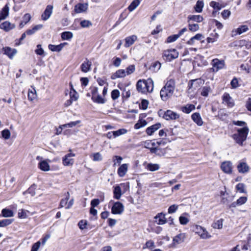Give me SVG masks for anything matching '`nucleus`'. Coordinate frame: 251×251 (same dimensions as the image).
<instances>
[{"instance_id":"63","label":"nucleus","mask_w":251,"mask_h":251,"mask_svg":"<svg viewBox=\"0 0 251 251\" xmlns=\"http://www.w3.org/2000/svg\"><path fill=\"white\" fill-rule=\"evenodd\" d=\"M240 68L241 70L244 71L247 74H249L251 72L250 66L247 64H242L240 66Z\"/></svg>"},{"instance_id":"52","label":"nucleus","mask_w":251,"mask_h":251,"mask_svg":"<svg viewBox=\"0 0 251 251\" xmlns=\"http://www.w3.org/2000/svg\"><path fill=\"white\" fill-rule=\"evenodd\" d=\"M67 196L65 199H63L61 200L60 203V207H63L65 206H67L68 201L70 198V194L69 192L67 193Z\"/></svg>"},{"instance_id":"64","label":"nucleus","mask_w":251,"mask_h":251,"mask_svg":"<svg viewBox=\"0 0 251 251\" xmlns=\"http://www.w3.org/2000/svg\"><path fill=\"white\" fill-rule=\"evenodd\" d=\"M179 35L178 34H175L172 36H170L167 38V42L171 43L176 41L178 38Z\"/></svg>"},{"instance_id":"46","label":"nucleus","mask_w":251,"mask_h":251,"mask_svg":"<svg viewBox=\"0 0 251 251\" xmlns=\"http://www.w3.org/2000/svg\"><path fill=\"white\" fill-rule=\"evenodd\" d=\"M210 6L212 7H213L214 9H216L217 10H220L222 8L224 7L225 5H222V4H220L219 2L212 1L210 3Z\"/></svg>"},{"instance_id":"62","label":"nucleus","mask_w":251,"mask_h":251,"mask_svg":"<svg viewBox=\"0 0 251 251\" xmlns=\"http://www.w3.org/2000/svg\"><path fill=\"white\" fill-rule=\"evenodd\" d=\"M178 205L176 204H173L171 205L168 210V213L172 214L175 213L178 209Z\"/></svg>"},{"instance_id":"8","label":"nucleus","mask_w":251,"mask_h":251,"mask_svg":"<svg viewBox=\"0 0 251 251\" xmlns=\"http://www.w3.org/2000/svg\"><path fill=\"white\" fill-rule=\"evenodd\" d=\"M212 68L211 70L213 72H217L222 69L225 66V61L223 60H219L218 58L213 59L211 63Z\"/></svg>"},{"instance_id":"61","label":"nucleus","mask_w":251,"mask_h":251,"mask_svg":"<svg viewBox=\"0 0 251 251\" xmlns=\"http://www.w3.org/2000/svg\"><path fill=\"white\" fill-rule=\"evenodd\" d=\"M248 200L247 197H241L236 201L238 205H241L245 204Z\"/></svg>"},{"instance_id":"18","label":"nucleus","mask_w":251,"mask_h":251,"mask_svg":"<svg viewBox=\"0 0 251 251\" xmlns=\"http://www.w3.org/2000/svg\"><path fill=\"white\" fill-rule=\"evenodd\" d=\"M4 54L6 55L10 59H12L17 53V50L15 49H12L9 47H6L2 49Z\"/></svg>"},{"instance_id":"51","label":"nucleus","mask_w":251,"mask_h":251,"mask_svg":"<svg viewBox=\"0 0 251 251\" xmlns=\"http://www.w3.org/2000/svg\"><path fill=\"white\" fill-rule=\"evenodd\" d=\"M91 156L94 161H100L102 160V156L100 152L94 153Z\"/></svg>"},{"instance_id":"42","label":"nucleus","mask_w":251,"mask_h":251,"mask_svg":"<svg viewBox=\"0 0 251 251\" xmlns=\"http://www.w3.org/2000/svg\"><path fill=\"white\" fill-rule=\"evenodd\" d=\"M73 33L70 31H65L61 33V38L63 40H69L73 38Z\"/></svg>"},{"instance_id":"56","label":"nucleus","mask_w":251,"mask_h":251,"mask_svg":"<svg viewBox=\"0 0 251 251\" xmlns=\"http://www.w3.org/2000/svg\"><path fill=\"white\" fill-rule=\"evenodd\" d=\"M2 137L5 140H7L10 137V132L8 129H4L1 132Z\"/></svg>"},{"instance_id":"48","label":"nucleus","mask_w":251,"mask_h":251,"mask_svg":"<svg viewBox=\"0 0 251 251\" xmlns=\"http://www.w3.org/2000/svg\"><path fill=\"white\" fill-rule=\"evenodd\" d=\"M127 132V130L125 128H121L116 131H113L114 138H116L120 135L125 134Z\"/></svg>"},{"instance_id":"23","label":"nucleus","mask_w":251,"mask_h":251,"mask_svg":"<svg viewBox=\"0 0 251 251\" xmlns=\"http://www.w3.org/2000/svg\"><path fill=\"white\" fill-rule=\"evenodd\" d=\"M70 86H71V90L70 92V99L69 104H72L73 101L77 100L78 98V94L74 89L72 84H70Z\"/></svg>"},{"instance_id":"44","label":"nucleus","mask_w":251,"mask_h":251,"mask_svg":"<svg viewBox=\"0 0 251 251\" xmlns=\"http://www.w3.org/2000/svg\"><path fill=\"white\" fill-rule=\"evenodd\" d=\"M204 3L202 1L198 0L195 6V10L198 13H201L202 11Z\"/></svg>"},{"instance_id":"54","label":"nucleus","mask_w":251,"mask_h":251,"mask_svg":"<svg viewBox=\"0 0 251 251\" xmlns=\"http://www.w3.org/2000/svg\"><path fill=\"white\" fill-rule=\"evenodd\" d=\"M13 222L12 219H3L0 220V227H4L11 224Z\"/></svg>"},{"instance_id":"45","label":"nucleus","mask_w":251,"mask_h":251,"mask_svg":"<svg viewBox=\"0 0 251 251\" xmlns=\"http://www.w3.org/2000/svg\"><path fill=\"white\" fill-rule=\"evenodd\" d=\"M1 214L4 217H11L14 216L13 212L7 208L3 209L1 211Z\"/></svg>"},{"instance_id":"21","label":"nucleus","mask_w":251,"mask_h":251,"mask_svg":"<svg viewBox=\"0 0 251 251\" xmlns=\"http://www.w3.org/2000/svg\"><path fill=\"white\" fill-rule=\"evenodd\" d=\"M137 40V36L135 35L128 36L125 38V47L128 48L133 45Z\"/></svg>"},{"instance_id":"60","label":"nucleus","mask_w":251,"mask_h":251,"mask_svg":"<svg viewBox=\"0 0 251 251\" xmlns=\"http://www.w3.org/2000/svg\"><path fill=\"white\" fill-rule=\"evenodd\" d=\"M189 29L193 32H195L199 30V26L197 24H189L188 25Z\"/></svg>"},{"instance_id":"41","label":"nucleus","mask_w":251,"mask_h":251,"mask_svg":"<svg viewBox=\"0 0 251 251\" xmlns=\"http://www.w3.org/2000/svg\"><path fill=\"white\" fill-rule=\"evenodd\" d=\"M189 21H193L200 23L202 21L203 17L201 15H190L188 17Z\"/></svg>"},{"instance_id":"34","label":"nucleus","mask_w":251,"mask_h":251,"mask_svg":"<svg viewBox=\"0 0 251 251\" xmlns=\"http://www.w3.org/2000/svg\"><path fill=\"white\" fill-rule=\"evenodd\" d=\"M249 29L248 27L246 25H243L239 26L238 28L236 29L235 30H233L232 32H236L235 34L240 35Z\"/></svg>"},{"instance_id":"43","label":"nucleus","mask_w":251,"mask_h":251,"mask_svg":"<svg viewBox=\"0 0 251 251\" xmlns=\"http://www.w3.org/2000/svg\"><path fill=\"white\" fill-rule=\"evenodd\" d=\"M147 125V122L146 120L139 119L138 122L134 125V128L136 129H139L142 127L145 126Z\"/></svg>"},{"instance_id":"50","label":"nucleus","mask_w":251,"mask_h":251,"mask_svg":"<svg viewBox=\"0 0 251 251\" xmlns=\"http://www.w3.org/2000/svg\"><path fill=\"white\" fill-rule=\"evenodd\" d=\"M161 63L158 61L154 62L150 67V69L152 70L154 72L158 71L161 68Z\"/></svg>"},{"instance_id":"27","label":"nucleus","mask_w":251,"mask_h":251,"mask_svg":"<svg viewBox=\"0 0 251 251\" xmlns=\"http://www.w3.org/2000/svg\"><path fill=\"white\" fill-rule=\"evenodd\" d=\"M67 44V43H63L58 45H49V48L53 51H60Z\"/></svg>"},{"instance_id":"55","label":"nucleus","mask_w":251,"mask_h":251,"mask_svg":"<svg viewBox=\"0 0 251 251\" xmlns=\"http://www.w3.org/2000/svg\"><path fill=\"white\" fill-rule=\"evenodd\" d=\"M120 94V91L117 89H115L111 92V98L113 100H116L119 97Z\"/></svg>"},{"instance_id":"9","label":"nucleus","mask_w":251,"mask_h":251,"mask_svg":"<svg viewBox=\"0 0 251 251\" xmlns=\"http://www.w3.org/2000/svg\"><path fill=\"white\" fill-rule=\"evenodd\" d=\"M186 234L180 233L175 236L173 239L171 246L173 248H176L180 244L183 243L186 239Z\"/></svg>"},{"instance_id":"12","label":"nucleus","mask_w":251,"mask_h":251,"mask_svg":"<svg viewBox=\"0 0 251 251\" xmlns=\"http://www.w3.org/2000/svg\"><path fill=\"white\" fill-rule=\"evenodd\" d=\"M203 38L204 37L201 34L198 33L188 40L187 44L191 46H195L198 44L199 41L203 43L204 42V40H202Z\"/></svg>"},{"instance_id":"31","label":"nucleus","mask_w":251,"mask_h":251,"mask_svg":"<svg viewBox=\"0 0 251 251\" xmlns=\"http://www.w3.org/2000/svg\"><path fill=\"white\" fill-rule=\"evenodd\" d=\"M80 123L81 121L80 120H77L74 122H71L70 123H69L68 124L60 125L59 126V128H60L61 129H63L65 128H72L74 126H76Z\"/></svg>"},{"instance_id":"53","label":"nucleus","mask_w":251,"mask_h":251,"mask_svg":"<svg viewBox=\"0 0 251 251\" xmlns=\"http://www.w3.org/2000/svg\"><path fill=\"white\" fill-rule=\"evenodd\" d=\"M245 187V184L242 183H239L236 186V190L241 193H246Z\"/></svg>"},{"instance_id":"36","label":"nucleus","mask_w":251,"mask_h":251,"mask_svg":"<svg viewBox=\"0 0 251 251\" xmlns=\"http://www.w3.org/2000/svg\"><path fill=\"white\" fill-rule=\"evenodd\" d=\"M114 197L117 199L119 200L122 195V191L119 186H116L114 187Z\"/></svg>"},{"instance_id":"26","label":"nucleus","mask_w":251,"mask_h":251,"mask_svg":"<svg viewBox=\"0 0 251 251\" xmlns=\"http://www.w3.org/2000/svg\"><path fill=\"white\" fill-rule=\"evenodd\" d=\"M39 168L43 171L47 172L50 170V166L47 160H42L38 164Z\"/></svg>"},{"instance_id":"10","label":"nucleus","mask_w":251,"mask_h":251,"mask_svg":"<svg viewBox=\"0 0 251 251\" xmlns=\"http://www.w3.org/2000/svg\"><path fill=\"white\" fill-rule=\"evenodd\" d=\"M221 169L225 174L231 175L233 172V164L230 161L223 162L220 166Z\"/></svg>"},{"instance_id":"13","label":"nucleus","mask_w":251,"mask_h":251,"mask_svg":"<svg viewBox=\"0 0 251 251\" xmlns=\"http://www.w3.org/2000/svg\"><path fill=\"white\" fill-rule=\"evenodd\" d=\"M124 210V206L120 202H116L111 208V212L114 214H121Z\"/></svg>"},{"instance_id":"19","label":"nucleus","mask_w":251,"mask_h":251,"mask_svg":"<svg viewBox=\"0 0 251 251\" xmlns=\"http://www.w3.org/2000/svg\"><path fill=\"white\" fill-rule=\"evenodd\" d=\"M87 3H78L75 6L74 11L76 13H80L85 12L88 9Z\"/></svg>"},{"instance_id":"5","label":"nucleus","mask_w":251,"mask_h":251,"mask_svg":"<svg viewBox=\"0 0 251 251\" xmlns=\"http://www.w3.org/2000/svg\"><path fill=\"white\" fill-rule=\"evenodd\" d=\"M92 100L97 103L103 104L106 100L103 96H101L99 95L98 92V89L97 87H94L92 90Z\"/></svg>"},{"instance_id":"11","label":"nucleus","mask_w":251,"mask_h":251,"mask_svg":"<svg viewBox=\"0 0 251 251\" xmlns=\"http://www.w3.org/2000/svg\"><path fill=\"white\" fill-rule=\"evenodd\" d=\"M201 80L200 79L192 80L188 83V93H195V91L200 87Z\"/></svg>"},{"instance_id":"25","label":"nucleus","mask_w":251,"mask_h":251,"mask_svg":"<svg viewBox=\"0 0 251 251\" xmlns=\"http://www.w3.org/2000/svg\"><path fill=\"white\" fill-rule=\"evenodd\" d=\"M161 127V124L157 123L153 125L150 127H148L146 129V133L148 135H151L155 131L160 128Z\"/></svg>"},{"instance_id":"49","label":"nucleus","mask_w":251,"mask_h":251,"mask_svg":"<svg viewBox=\"0 0 251 251\" xmlns=\"http://www.w3.org/2000/svg\"><path fill=\"white\" fill-rule=\"evenodd\" d=\"M80 25L82 28H89L92 25V23L89 20H84L80 22Z\"/></svg>"},{"instance_id":"16","label":"nucleus","mask_w":251,"mask_h":251,"mask_svg":"<svg viewBox=\"0 0 251 251\" xmlns=\"http://www.w3.org/2000/svg\"><path fill=\"white\" fill-rule=\"evenodd\" d=\"M163 117L166 120H170L177 119L179 117V116L176 112L168 110L164 113Z\"/></svg>"},{"instance_id":"17","label":"nucleus","mask_w":251,"mask_h":251,"mask_svg":"<svg viewBox=\"0 0 251 251\" xmlns=\"http://www.w3.org/2000/svg\"><path fill=\"white\" fill-rule=\"evenodd\" d=\"M223 103L226 104L228 107H232L234 105V102L232 98L228 93H225L223 96Z\"/></svg>"},{"instance_id":"14","label":"nucleus","mask_w":251,"mask_h":251,"mask_svg":"<svg viewBox=\"0 0 251 251\" xmlns=\"http://www.w3.org/2000/svg\"><path fill=\"white\" fill-rule=\"evenodd\" d=\"M53 6L52 5H48L41 15V19L43 21H47L51 16L53 12Z\"/></svg>"},{"instance_id":"1","label":"nucleus","mask_w":251,"mask_h":251,"mask_svg":"<svg viewBox=\"0 0 251 251\" xmlns=\"http://www.w3.org/2000/svg\"><path fill=\"white\" fill-rule=\"evenodd\" d=\"M176 88L175 81L173 79L168 80L161 89L160 94L163 101L167 100L173 95Z\"/></svg>"},{"instance_id":"4","label":"nucleus","mask_w":251,"mask_h":251,"mask_svg":"<svg viewBox=\"0 0 251 251\" xmlns=\"http://www.w3.org/2000/svg\"><path fill=\"white\" fill-rule=\"evenodd\" d=\"M194 231L201 239H207L211 237L206 229L200 225H195Z\"/></svg>"},{"instance_id":"37","label":"nucleus","mask_w":251,"mask_h":251,"mask_svg":"<svg viewBox=\"0 0 251 251\" xmlns=\"http://www.w3.org/2000/svg\"><path fill=\"white\" fill-rule=\"evenodd\" d=\"M43 27L42 25H38L34 26L32 29H28L26 31V33L28 35H31L35 33L37 30Z\"/></svg>"},{"instance_id":"6","label":"nucleus","mask_w":251,"mask_h":251,"mask_svg":"<svg viewBox=\"0 0 251 251\" xmlns=\"http://www.w3.org/2000/svg\"><path fill=\"white\" fill-rule=\"evenodd\" d=\"M178 52L176 49H170L164 50L163 53V57L166 60L171 61L177 58Z\"/></svg>"},{"instance_id":"59","label":"nucleus","mask_w":251,"mask_h":251,"mask_svg":"<svg viewBox=\"0 0 251 251\" xmlns=\"http://www.w3.org/2000/svg\"><path fill=\"white\" fill-rule=\"evenodd\" d=\"M210 87L206 86L203 87L201 92V95L204 97L208 96V93L210 91Z\"/></svg>"},{"instance_id":"47","label":"nucleus","mask_w":251,"mask_h":251,"mask_svg":"<svg viewBox=\"0 0 251 251\" xmlns=\"http://www.w3.org/2000/svg\"><path fill=\"white\" fill-rule=\"evenodd\" d=\"M28 211L22 209L18 212V217L21 219H25L28 216Z\"/></svg>"},{"instance_id":"29","label":"nucleus","mask_w":251,"mask_h":251,"mask_svg":"<svg viewBox=\"0 0 251 251\" xmlns=\"http://www.w3.org/2000/svg\"><path fill=\"white\" fill-rule=\"evenodd\" d=\"M126 70L123 69H120L117 70L112 75V78L115 79L117 78L124 77L126 75Z\"/></svg>"},{"instance_id":"28","label":"nucleus","mask_w":251,"mask_h":251,"mask_svg":"<svg viewBox=\"0 0 251 251\" xmlns=\"http://www.w3.org/2000/svg\"><path fill=\"white\" fill-rule=\"evenodd\" d=\"M193 120L199 126L203 124L202 119L199 113H193L191 116Z\"/></svg>"},{"instance_id":"35","label":"nucleus","mask_w":251,"mask_h":251,"mask_svg":"<svg viewBox=\"0 0 251 251\" xmlns=\"http://www.w3.org/2000/svg\"><path fill=\"white\" fill-rule=\"evenodd\" d=\"M224 220L223 219H219L214 222L212 225V227L215 229H222L223 226Z\"/></svg>"},{"instance_id":"38","label":"nucleus","mask_w":251,"mask_h":251,"mask_svg":"<svg viewBox=\"0 0 251 251\" xmlns=\"http://www.w3.org/2000/svg\"><path fill=\"white\" fill-rule=\"evenodd\" d=\"M37 98V94L35 89L33 88L30 89L28 93V99L30 101H33Z\"/></svg>"},{"instance_id":"20","label":"nucleus","mask_w":251,"mask_h":251,"mask_svg":"<svg viewBox=\"0 0 251 251\" xmlns=\"http://www.w3.org/2000/svg\"><path fill=\"white\" fill-rule=\"evenodd\" d=\"M92 62L87 59L80 66L81 70L84 73H87L91 70Z\"/></svg>"},{"instance_id":"32","label":"nucleus","mask_w":251,"mask_h":251,"mask_svg":"<svg viewBox=\"0 0 251 251\" xmlns=\"http://www.w3.org/2000/svg\"><path fill=\"white\" fill-rule=\"evenodd\" d=\"M9 14V7L6 5L0 13V21L6 18Z\"/></svg>"},{"instance_id":"3","label":"nucleus","mask_w":251,"mask_h":251,"mask_svg":"<svg viewBox=\"0 0 251 251\" xmlns=\"http://www.w3.org/2000/svg\"><path fill=\"white\" fill-rule=\"evenodd\" d=\"M137 90L142 93L151 92L153 89V82L151 78L147 80H139L136 84Z\"/></svg>"},{"instance_id":"39","label":"nucleus","mask_w":251,"mask_h":251,"mask_svg":"<svg viewBox=\"0 0 251 251\" xmlns=\"http://www.w3.org/2000/svg\"><path fill=\"white\" fill-rule=\"evenodd\" d=\"M146 168L150 171L153 172L158 170L160 166L158 164L149 163L147 164Z\"/></svg>"},{"instance_id":"7","label":"nucleus","mask_w":251,"mask_h":251,"mask_svg":"<svg viewBox=\"0 0 251 251\" xmlns=\"http://www.w3.org/2000/svg\"><path fill=\"white\" fill-rule=\"evenodd\" d=\"M237 169L239 173L246 174L250 172L251 168L245 160H241L238 162Z\"/></svg>"},{"instance_id":"30","label":"nucleus","mask_w":251,"mask_h":251,"mask_svg":"<svg viewBox=\"0 0 251 251\" xmlns=\"http://www.w3.org/2000/svg\"><path fill=\"white\" fill-rule=\"evenodd\" d=\"M14 27L15 26L14 25L11 24L8 21H5L0 25V28L6 31H9L10 30L13 29Z\"/></svg>"},{"instance_id":"22","label":"nucleus","mask_w":251,"mask_h":251,"mask_svg":"<svg viewBox=\"0 0 251 251\" xmlns=\"http://www.w3.org/2000/svg\"><path fill=\"white\" fill-rule=\"evenodd\" d=\"M155 222L156 223L157 225H163L166 223V220L165 218V216L162 213H158L157 214L155 217Z\"/></svg>"},{"instance_id":"33","label":"nucleus","mask_w":251,"mask_h":251,"mask_svg":"<svg viewBox=\"0 0 251 251\" xmlns=\"http://www.w3.org/2000/svg\"><path fill=\"white\" fill-rule=\"evenodd\" d=\"M195 108V106L192 104H188L186 105L185 106H182L181 107V110L185 113L188 114L190 113L192 111L194 110Z\"/></svg>"},{"instance_id":"24","label":"nucleus","mask_w":251,"mask_h":251,"mask_svg":"<svg viewBox=\"0 0 251 251\" xmlns=\"http://www.w3.org/2000/svg\"><path fill=\"white\" fill-rule=\"evenodd\" d=\"M128 165L127 164H123L120 166L117 171L119 176L123 177L127 172Z\"/></svg>"},{"instance_id":"57","label":"nucleus","mask_w":251,"mask_h":251,"mask_svg":"<svg viewBox=\"0 0 251 251\" xmlns=\"http://www.w3.org/2000/svg\"><path fill=\"white\" fill-rule=\"evenodd\" d=\"M179 221L180 224L182 225H186L189 222V219L188 218L183 215H181L179 218Z\"/></svg>"},{"instance_id":"2","label":"nucleus","mask_w":251,"mask_h":251,"mask_svg":"<svg viewBox=\"0 0 251 251\" xmlns=\"http://www.w3.org/2000/svg\"><path fill=\"white\" fill-rule=\"evenodd\" d=\"M236 132L232 135L231 137L234 142L241 146L244 145V142L247 140L249 132L248 127L238 128L236 129Z\"/></svg>"},{"instance_id":"58","label":"nucleus","mask_w":251,"mask_h":251,"mask_svg":"<svg viewBox=\"0 0 251 251\" xmlns=\"http://www.w3.org/2000/svg\"><path fill=\"white\" fill-rule=\"evenodd\" d=\"M135 70V67L134 65H131L128 66L126 70L127 75H129L132 74Z\"/></svg>"},{"instance_id":"40","label":"nucleus","mask_w":251,"mask_h":251,"mask_svg":"<svg viewBox=\"0 0 251 251\" xmlns=\"http://www.w3.org/2000/svg\"><path fill=\"white\" fill-rule=\"evenodd\" d=\"M140 0H134L128 7V9L131 12L135 10L140 4Z\"/></svg>"},{"instance_id":"15","label":"nucleus","mask_w":251,"mask_h":251,"mask_svg":"<svg viewBox=\"0 0 251 251\" xmlns=\"http://www.w3.org/2000/svg\"><path fill=\"white\" fill-rule=\"evenodd\" d=\"M75 156L74 153H70L66 154L62 159V163L64 166H72L74 163V160L73 158Z\"/></svg>"}]
</instances>
